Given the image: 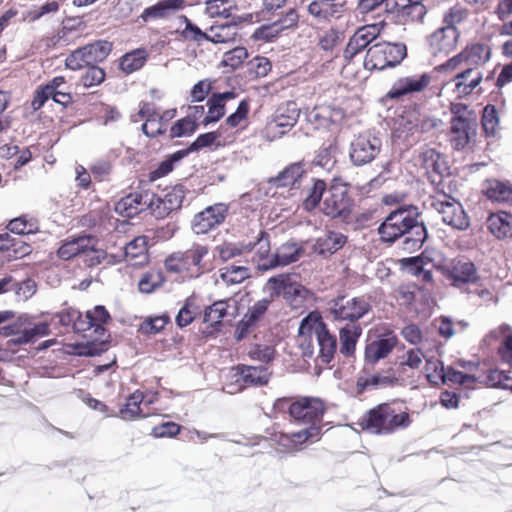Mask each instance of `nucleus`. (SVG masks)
Returning <instances> with one entry per match:
<instances>
[{"instance_id": "f257e3e1", "label": "nucleus", "mask_w": 512, "mask_h": 512, "mask_svg": "<svg viewBox=\"0 0 512 512\" xmlns=\"http://www.w3.org/2000/svg\"><path fill=\"white\" fill-rule=\"evenodd\" d=\"M418 208L412 205H403L390 212L378 227L380 240L393 244L402 238V249L413 253L422 248L428 237L423 221H419Z\"/></svg>"}, {"instance_id": "f03ea898", "label": "nucleus", "mask_w": 512, "mask_h": 512, "mask_svg": "<svg viewBox=\"0 0 512 512\" xmlns=\"http://www.w3.org/2000/svg\"><path fill=\"white\" fill-rule=\"evenodd\" d=\"M299 333L301 334L300 347L304 357L314 355V338L318 347L317 358L324 364L330 363L337 350V339L329 332L326 324L320 318L313 320L308 317L304 318L301 321Z\"/></svg>"}, {"instance_id": "7ed1b4c3", "label": "nucleus", "mask_w": 512, "mask_h": 512, "mask_svg": "<svg viewBox=\"0 0 512 512\" xmlns=\"http://www.w3.org/2000/svg\"><path fill=\"white\" fill-rule=\"evenodd\" d=\"M411 424L408 412L402 411L389 403H382L366 412L360 425L364 431L375 435H390Z\"/></svg>"}, {"instance_id": "20e7f679", "label": "nucleus", "mask_w": 512, "mask_h": 512, "mask_svg": "<svg viewBox=\"0 0 512 512\" xmlns=\"http://www.w3.org/2000/svg\"><path fill=\"white\" fill-rule=\"evenodd\" d=\"M407 56L404 43L379 42L367 50L364 67L367 70L382 71L399 65Z\"/></svg>"}, {"instance_id": "39448f33", "label": "nucleus", "mask_w": 512, "mask_h": 512, "mask_svg": "<svg viewBox=\"0 0 512 512\" xmlns=\"http://www.w3.org/2000/svg\"><path fill=\"white\" fill-rule=\"evenodd\" d=\"M371 309V298L367 295L353 298L339 296L332 301L330 313L336 321L358 323L357 321L367 315Z\"/></svg>"}, {"instance_id": "423d86ee", "label": "nucleus", "mask_w": 512, "mask_h": 512, "mask_svg": "<svg viewBox=\"0 0 512 512\" xmlns=\"http://www.w3.org/2000/svg\"><path fill=\"white\" fill-rule=\"evenodd\" d=\"M382 140L372 132L356 135L349 145V159L356 167L370 164L380 154Z\"/></svg>"}, {"instance_id": "0eeeda50", "label": "nucleus", "mask_w": 512, "mask_h": 512, "mask_svg": "<svg viewBox=\"0 0 512 512\" xmlns=\"http://www.w3.org/2000/svg\"><path fill=\"white\" fill-rule=\"evenodd\" d=\"M112 51V44L106 40H98L74 50L65 60L66 67L80 70L85 66L95 65L104 61Z\"/></svg>"}, {"instance_id": "6e6552de", "label": "nucleus", "mask_w": 512, "mask_h": 512, "mask_svg": "<svg viewBox=\"0 0 512 512\" xmlns=\"http://www.w3.org/2000/svg\"><path fill=\"white\" fill-rule=\"evenodd\" d=\"M435 70L445 73L455 72V75L452 78V82L454 83L453 91L458 98H464L471 95L483 80V73L481 70H474L473 68L458 65L446 66V62L438 65Z\"/></svg>"}, {"instance_id": "1a4fd4ad", "label": "nucleus", "mask_w": 512, "mask_h": 512, "mask_svg": "<svg viewBox=\"0 0 512 512\" xmlns=\"http://www.w3.org/2000/svg\"><path fill=\"white\" fill-rule=\"evenodd\" d=\"M324 412V403L319 398L301 397L294 400L291 419L298 424L320 426Z\"/></svg>"}, {"instance_id": "9d476101", "label": "nucleus", "mask_w": 512, "mask_h": 512, "mask_svg": "<svg viewBox=\"0 0 512 512\" xmlns=\"http://www.w3.org/2000/svg\"><path fill=\"white\" fill-rule=\"evenodd\" d=\"M353 200L345 185H332L323 201L322 211L330 218L346 219L352 209Z\"/></svg>"}, {"instance_id": "9b49d317", "label": "nucleus", "mask_w": 512, "mask_h": 512, "mask_svg": "<svg viewBox=\"0 0 512 512\" xmlns=\"http://www.w3.org/2000/svg\"><path fill=\"white\" fill-rule=\"evenodd\" d=\"M490 56L491 49L488 45L475 43L448 59L446 66L458 65L481 70L480 68L490 59Z\"/></svg>"}, {"instance_id": "f8f14e48", "label": "nucleus", "mask_w": 512, "mask_h": 512, "mask_svg": "<svg viewBox=\"0 0 512 512\" xmlns=\"http://www.w3.org/2000/svg\"><path fill=\"white\" fill-rule=\"evenodd\" d=\"M228 214V206L216 203L197 213L192 221V230L200 235L206 234L222 224Z\"/></svg>"}, {"instance_id": "ddd939ff", "label": "nucleus", "mask_w": 512, "mask_h": 512, "mask_svg": "<svg viewBox=\"0 0 512 512\" xmlns=\"http://www.w3.org/2000/svg\"><path fill=\"white\" fill-rule=\"evenodd\" d=\"M151 199H153L152 191H135L118 200L114 209L117 214L132 218L141 212L147 211V206L151 205Z\"/></svg>"}, {"instance_id": "4468645a", "label": "nucleus", "mask_w": 512, "mask_h": 512, "mask_svg": "<svg viewBox=\"0 0 512 512\" xmlns=\"http://www.w3.org/2000/svg\"><path fill=\"white\" fill-rule=\"evenodd\" d=\"M477 122L474 117H452L450 142L456 150L464 149L476 135Z\"/></svg>"}, {"instance_id": "2eb2a0df", "label": "nucleus", "mask_w": 512, "mask_h": 512, "mask_svg": "<svg viewBox=\"0 0 512 512\" xmlns=\"http://www.w3.org/2000/svg\"><path fill=\"white\" fill-rule=\"evenodd\" d=\"M244 249L246 256H250L251 261L259 271H266L262 265L272 260L270 255V236L266 231L261 230L255 240L245 241Z\"/></svg>"}, {"instance_id": "dca6fc26", "label": "nucleus", "mask_w": 512, "mask_h": 512, "mask_svg": "<svg viewBox=\"0 0 512 512\" xmlns=\"http://www.w3.org/2000/svg\"><path fill=\"white\" fill-rule=\"evenodd\" d=\"M459 38L457 28L440 27L428 37L430 52L434 56L447 55L456 48Z\"/></svg>"}, {"instance_id": "f3484780", "label": "nucleus", "mask_w": 512, "mask_h": 512, "mask_svg": "<svg viewBox=\"0 0 512 512\" xmlns=\"http://www.w3.org/2000/svg\"><path fill=\"white\" fill-rule=\"evenodd\" d=\"M429 83L430 76L427 74L399 78L393 83L386 96L390 99H400L405 95L421 92Z\"/></svg>"}, {"instance_id": "a211bd4d", "label": "nucleus", "mask_w": 512, "mask_h": 512, "mask_svg": "<svg viewBox=\"0 0 512 512\" xmlns=\"http://www.w3.org/2000/svg\"><path fill=\"white\" fill-rule=\"evenodd\" d=\"M437 211L442 215V220L447 225L457 230H466L469 225V217L458 202H438Z\"/></svg>"}, {"instance_id": "6ab92c4d", "label": "nucleus", "mask_w": 512, "mask_h": 512, "mask_svg": "<svg viewBox=\"0 0 512 512\" xmlns=\"http://www.w3.org/2000/svg\"><path fill=\"white\" fill-rule=\"evenodd\" d=\"M398 342L395 335L387 334L367 344L365 348V369L367 366H374L379 360L387 357Z\"/></svg>"}, {"instance_id": "aec40b11", "label": "nucleus", "mask_w": 512, "mask_h": 512, "mask_svg": "<svg viewBox=\"0 0 512 512\" xmlns=\"http://www.w3.org/2000/svg\"><path fill=\"white\" fill-rule=\"evenodd\" d=\"M423 0H394L390 11L397 14V17L406 22L422 21L427 13Z\"/></svg>"}, {"instance_id": "412c9836", "label": "nucleus", "mask_w": 512, "mask_h": 512, "mask_svg": "<svg viewBox=\"0 0 512 512\" xmlns=\"http://www.w3.org/2000/svg\"><path fill=\"white\" fill-rule=\"evenodd\" d=\"M378 36L375 25H365L356 30L344 50V57L352 59L356 54L364 50Z\"/></svg>"}, {"instance_id": "4be33fe9", "label": "nucleus", "mask_w": 512, "mask_h": 512, "mask_svg": "<svg viewBox=\"0 0 512 512\" xmlns=\"http://www.w3.org/2000/svg\"><path fill=\"white\" fill-rule=\"evenodd\" d=\"M237 383H242L246 387H258L266 385L271 377V373L265 366H247L239 365L236 368Z\"/></svg>"}, {"instance_id": "5701e85b", "label": "nucleus", "mask_w": 512, "mask_h": 512, "mask_svg": "<svg viewBox=\"0 0 512 512\" xmlns=\"http://www.w3.org/2000/svg\"><path fill=\"white\" fill-rule=\"evenodd\" d=\"M103 325L104 324H95L92 326V328H94L96 338L77 345L78 355L92 357L100 355L108 349V338L110 335Z\"/></svg>"}, {"instance_id": "b1692460", "label": "nucleus", "mask_w": 512, "mask_h": 512, "mask_svg": "<svg viewBox=\"0 0 512 512\" xmlns=\"http://www.w3.org/2000/svg\"><path fill=\"white\" fill-rule=\"evenodd\" d=\"M346 242L347 237L343 233L328 231L317 238L313 250L322 257H328L340 250Z\"/></svg>"}, {"instance_id": "393cba45", "label": "nucleus", "mask_w": 512, "mask_h": 512, "mask_svg": "<svg viewBox=\"0 0 512 512\" xmlns=\"http://www.w3.org/2000/svg\"><path fill=\"white\" fill-rule=\"evenodd\" d=\"M304 250L297 243H285L281 245L275 254L272 255V260L269 265L263 264L265 270H271L279 266H286L294 263L300 259Z\"/></svg>"}, {"instance_id": "a878e982", "label": "nucleus", "mask_w": 512, "mask_h": 512, "mask_svg": "<svg viewBox=\"0 0 512 512\" xmlns=\"http://www.w3.org/2000/svg\"><path fill=\"white\" fill-rule=\"evenodd\" d=\"M483 192L493 202L512 206V184L509 181L488 179L483 184Z\"/></svg>"}, {"instance_id": "bb28decb", "label": "nucleus", "mask_w": 512, "mask_h": 512, "mask_svg": "<svg viewBox=\"0 0 512 512\" xmlns=\"http://www.w3.org/2000/svg\"><path fill=\"white\" fill-rule=\"evenodd\" d=\"M184 6V0H160L155 5L145 8L140 17L144 22L166 18L182 10Z\"/></svg>"}, {"instance_id": "cd10ccee", "label": "nucleus", "mask_w": 512, "mask_h": 512, "mask_svg": "<svg viewBox=\"0 0 512 512\" xmlns=\"http://www.w3.org/2000/svg\"><path fill=\"white\" fill-rule=\"evenodd\" d=\"M56 320L57 323L65 329V331L72 330L76 333H80L88 330L87 324L83 322L82 313L73 307L63 308L61 311L56 313L53 316L52 321L55 322Z\"/></svg>"}, {"instance_id": "c85d7f7f", "label": "nucleus", "mask_w": 512, "mask_h": 512, "mask_svg": "<svg viewBox=\"0 0 512 512\" xmlns=\"http://www.w3.org/2000/svg\"><path fill=\"white\" fill-rule=\"evenodd\" d=\"M231 299H222L207 306L203 312V322L208 324L214 331H220L222 321L229 315Z\"/></svg>"}, {"instance_id": "c756f323", "label": "nucleus", "mask_w": 512, "mask_h": 512, "mask_svg": "<svg viewBox=\"0 0 512 512\" xmlns=\"http://www.w3.org/2000/svg\"><path fill=\"white\" fill-rule=\"evenodd\" d=\"M449 277L454 286L466 283H474L478 280L475 265L468 260L454 261L449 269Z\"/></svg>"}, {"instance_id": "7c9ffc66", "label": "nucleus", "mask_w": 512, "mask_h": 512, "mask_svg": "<svg viewBox=\"0 0 512 512\" xmlns=\"http://www.w3.org/2000/svg\"><path fill=\"white\" fill-rule=\"evenodd\" d=\"M306 172V164L304 162H295L279 172L271 182L276 186H291L298 188L300 186V181L305 176Z\"/></svg>"}, {"instance_id": "2f4dec72", "label": "nucleus", "mask_w": 512, "mask_h": 512, "mask_svg": "<svg viewBox=\"0 0 512 512\" xmlns=\"http://www.w3.org/2000/svg\"><path fill=\"white\" fill-rule=\"evenodd\" d=\"M308 13L319 20L339 18L344 13L343 3H332L327 0H313L307 6Z\"/></svg>"}, {"instance_id": "473e14b6", "label": "nucleus", "mask_w": 512, "mask_h": 512, "mask_svg": "<svg viewBox=\"0 0 512 512\" xmlns=\"http://www.w3.org/2000/svg\"><path fill=\"white\" fill-rule=\"evenodd\" d=\"M300 110L293 101L282 103L275 110L271 121L277 124L281 129L291 130L298 121Z\"/></svg>"}, {"instance_id": "72a5a7b5", "label": "nucleus", "mask_w": 512, "mask_h": 512, "mask_svg": "<svg viewBox=\"0 0 512 512\" xmlns=\"http://www.w3.org/2000/svg\"><path fill=\"white\" fill-rule=\"evenodd\" d=\"M361 334L362 328L359 323H346L341 327L339 330L340 352L345 356H351Z\"/></svg>"}, {"instance_id": "f704fd0d", "label": "nucleus", "mask_w": 512, "mask_h": 512, "mask_svg": "<svg viewBox=\"0 0 512 512\" xmlns=\"http://www.w3.org/2000/svg\"><path fill=\"white\" fill-rule=\"evenodd\" d=\"M489 231L498 239L512 237V214L498 212L491 214L487 219Z\"/></svg>"}, {"instance_id": "c9c22d12", "label": "nucleus", "mask_w": 512, "mask_h": 512, "mask_svg": "<svg viewBox=\"0 0 512 512\" xmlns=\"http://www.w3.org/2000/svg\"><path fill=\"white\" fill-rule=\"evenodd\" d=\"M92 244L93 236L82 235L63 242L59 247L57 254L62 260H70L78 254L86 252L89 247H92Z\"/></svg>"}, {"instance_id": "e433bc0d", "label": "nucleus", "mask_w": 512, "mask_h": 512, "mask_svg": "<svg viewBox=\"0 0 512 512\" xmlns=\"http://www.w3.org/2000/svg\"><path fill=\"white\" fill-rule=\"evenodd\" d=\"M397 382V378L391 375H361L356 382V390L358 394H362L369 390L388 387Z\"/></svg>"}, {"instance_id": "4c0bfd02", "label": "nucleus", "mask_w": 512, "mask_h": 512, "mask_svg": "<svg viewBox=\"0 0 512 512\" xmlns=\"http://www.w3.org/2000/svg\"><path fill=\"white\" fill-rule=\"evenodd\" d=\"M147 56L145 49H136L126 53L120 59V68L126 74H131L143 67L147 61Z\"/></svg>"}, {"instance_id": "58836bf2", "label": "nucleus", "mask_w": 512, "mask_h": 512, "mask_svg": "<svg viewBox=\"0 0 512 512\" xmlns=\"http://www.w3.org/2000/svg\"><path fill=\"white\" fill-rule=\"evenodd\" d=\"M309 290L302 284L290 280L283 298L291 307L298 309L301 308L309 296Z\"/></svg>"}, {"instance_id": "ea45409f", "label": "nucleus", "mask_w": 512, "mask_h": 512, "mask_svg": "<svg viewBox=\"0 0 512 512\" xmlns=\"http://www.w3.org/2000/svg\"><path fill=\"white\" fill-rule=\"evenodd\" d=\"M327 188V184L324 180L318 178H312V185L307 191V195L303 200V208L306 211H312L319 204L323 197V193Z\"/></svg>"}, {"instance_id": "a19ab883", "label": "nucleus", "mask_w": 512, "mask_h": 512, "mask_svg": "<svg viewBox=\"0 0 512 512\" xmlns=\"http://www.w3.org/2000/svg\"><path fill=\"white\" fill-rule=\"evenodd\" d=\"M208 253L205 246L193 245L186 251L177 252L180 262L182 263L183 271L189 270L192 266L199 267L203 257Z\"/></svg>"}, {"instance_id": "79ce46f5", "label": "nucleus", "mask_w": 512, "mask_h": 512, "mask_svg": "<svg viewBox=\"0 0 512 512\" xmlns=\"http://www.w3.org/2000/svg\"><path fill=\"white\" fill-rule=\"evenodd\" d=\"M337 145L334 142L324 144L320 147L313 163L326 171H330L336 164Z\"/></svg>"}, {"instance_id": "37998d69", "label": "nucleus", "mask_w": 512, "mask_h": 512, "mask_svg": "<svg viewBox=\"0 0 512 512\" xmlns=\"http://www.w3.org/2000/svg\"><path fill=\"white\" fill-rule=\"evenodd\" d=\"M236 35V27L232 24H221L211 26L207 32L206 39L213 43H228L233 41Z\"/></svg>"}, {"instance_id": "c03bdc74", "label": "nucleus", "mask_w": 512, "mask_h": 512, "mask_svg": "<svg viewBox=\"0 0 512 512\" xmlns=\"http://www.w3.org/2000/svg\"><path fill=\"white\" fill-rule=\"evenodd\" d=\"M199 313V307L192 297L186 299L184 305L176 315L175 322L179 328H184L191 324Z\"/></svg>"}, {"instance_id": "a18cd8bd", "label": "nucleus", "mask_w": 512, "mask_h": 512, "mask_svg": "<svg viewBox=\"0 0 512 512\" xmlns=\"http://www.w3.org/2000/svg\"><path fill=\"white\" fill-rule=\"evenodd\" d=\"M143 399V393L140 391H136L131 394L128 397L126 404L119 411L120 417L123 420H134L141 412L140 404Z\"/></svg>"}, {"instance_id": "49530a36", "label": "nucleus", "mask_w": 512, "mask_h": 512, "mask_svg": "<svg viewBox=\"0 0 512 512\" xmlns=\"http://www.w3.org/2000/svg\"><path fill=\"white\" fill-rule=\"evenodd\" d=\"M482 127L488 137H495L499 129L498 111L495 106L487 105L483 109Z\"/></svg>"}, {"instance_id": "de8ad7c7", "label": "nucleus", "mask_w": 512, "mask_h": 512, "mask_svg": "<svg viewBox=\"0 0 512 512\" xmlns=\"http://www.w3.org/2000/svg\"><path fill=\"white\" fill-rule=\"evenodd\" d=\"M220 277L227 285H234L240 284L250 277V272L244 266L231 265L221 269Z\"/></svg>"}, {"instance_id": "09e8293b", "label": "nucleus", "mask_w": 512, "mask_h": 512, "mask_svg": "<svg viewBox=\"0 0 512 512\" xmlns=\"http://www.w3.org/2000/svg\"><path fill=\"white\" fill-rule=\"evenodd\" d=\"M233 6L231 0H206V13L210 17L229 18Z\"/></svg>"}, {"instance_id": "8fccbe9b", "label": "nucleus", "mask_w": 512, "mask_h": 512, "mask_svg": "<svg viewBox=\"0 0 512 512\" xmlns=\"http://www.w3.org/2000/svg\"><path fill=\"white\" fill-rule=\"evenodd\" d=\"M198 124L191 116H186L173 124L170 138L190 136L197 130Z\"/></svg>"}, {"instance_id": "3c124183", "label": "nucleus", "mask_w": 512, "mask_h": 512, "mask_svg": "<svg viewBox=\"0 0 512 512\" xmlns=\"http://www.w3.org/2000/svg\"><path fill=\"white\" fill-rule=\"evenodd\" d=\"M344 40V32L336 28L325 31L318 41L319 47L324 51H333Z\"/></svg>"}, {"instance_id": "603ef678", "label": "nucleus", "mask_w": 512, "mask_h": 512, "mask_svg": "<svg viewBox=\"0 0 512 512\" xmlns=\"http://www.w3.org/2000/svg\"><path fill=\"white\" fill-rule=\"evenodd\" d=\"M188 190L182 185H175L164 196V200L171 211L178 210L182 207L186 193Z\"/></svg>"}, {"instance_id": "864d4df0", "label": "nucleus", "mask_w": 512, "mask_h": 512, "mask_svg": "<svg viewBox=\"0 0 512 512\" xmlns=\"http://www.w3.org/2000/svg\"><path fill=\"white\" fill-rule=\"evenodd\" d=\"M7 228L10 232L17 235H28L36 232L38 229L36 223L32 220H26L25 217H18L11 220Z\"/></svg>"}, {"instance_id": "5fc2aeb1", "label": "nucleus", "mask_w": 512, "mask_h": 512, "mask_svg": "<svg viewBox=\"0 0 512 512\" xmlns=\"http://www.w3.org/2000/svg\"><path fill=\"white\" fill-rule=\"evenodd\" d=\"M290 280V276L285 274L269 278L266 283V289L270 292V299L272 300L273 297L278 296L283 297Z\"/></svg>"}, {"instance_id": "6e6d98bb", "label": "nucleus", "mask_w": 512, "mask_h": 512, "mask_svg": "<svg viewBox=\"0 0 512 512\" xmlns=\"http://www.w3.org/2000/svg\"><path fill=\"white\" fill-rule=\"evenodd\" d=\"M208 113L203 120L204 125H208L220 120L225 114V105L215 96H211L207 101Z\"/></svg>"}, {"instance_id": "4d7b16f0", "label": "nucleus", "mask_w": 512, "mask_h": 512, "mask_svg": "<svg viewBox=\"0 0 512 512\" xmlns=\"http://www.w3.org/2000/svg\"><path fill=\"white\" fill-rule=\"evenodd\" d=\"M110 320V315L102 305L95 306L93 310H88L83 316V322L88 326V330L95 324H105Z\"/></svg>"}, {"instance_id": "13d9d810", "label": "nucleus", "mask_w": 512, "mask_h": 512, "mask_svg": "<svg viewBox=\"0 0 512 512\" xmlns=\"http://www.w3.org/2000/svg\"><path fill=\"white\" fill-rule=\"evenodd\" d=\"M248 57L247 49L244 47H235L230 51L224 53L222 63L232 69H237L241 66L244 60Z\"/></svg>"}, {"instance_id": "bf43d9fd", "label": "nucleus", "mask_w": 512, "mask_h": 512, "mask_svg": "<svg viewBox=\"0 0 512 512\" xmlns=\"http://www.w3.org/2000/svg\"><path fill=\"white\" fill-rule=\"evenodd\" d=\"M321 427L320 426H308L298 432L291 433L292 442L295 447L302 445L307 441H316L320 438Z\"/></svg>"}, {"instance_id": "052dcab7", "label": "nucleus", "mask_w": 512, "mask_h": 512, "mask_svg": "<svg viewBox=\"0 0 512 512\" xmlns=\"http://www.w3.org/2000/svg\"><path fill=\"white\" fill-rule=\"evenodd\" d=\"M248 355L252 360L269 363L274 359L275 349L271 345L255 344L248 351Z\"/></svg>"}, {"instance_id": "680f3d73", "label": "nucleus", "mask_w": 512, "mask_h": 512, "mask_svg": "<svg viewBox=\"0 0 512 512\" xmlns=\"http://www.w3.org/2000/svg\"><path fill=\"white\" fill-rule=\"evenodd\" d=\"M270 304L271 299L263 298L255 302L251 307H249L248 311L244 316L257 326L259 321L264 317L265 313L267 312Z\"/></svg>"}, {"instance_id": "e2e57ef3", "label": "nucleus", "mask_w": 512, "mask_h": 512, "mask_svg": "<svg viewBox=\"0 0 512 512\" xmlns=\"http://www.w3.org/2000/svg\"><path fill=\"white\" fill-rule=\"evenodd\" d=\"M85 67L87 70L81 77V81L85 87L97 86L105 80V72L102 68L96 65Z\"/></svg>"}, {"instance_id": "0e129e2a", "label": "nucleus", "mask_w": 512, "mask_h": 512, "mask_svg": "<svg viewBox=\"0 0 512 512\" xmlns=\"http://www.w3.org/2000/svg\"><path fill=\"white\" fill-rule=\"evenodd\" d=\"M446 371L443 363L437 359H427L425 363L426 377L430 383L438 384L442 381V374Z\"/></svg>"}, {"instance_id": "69168bd1", "label": "nucleus", "mask_w": 512, "mask_h": 512, "mask_svg": "<svg viewBox=\"0 0 512 512\" xmlns=\"http://www.w3.org/2000/svg\"><path fill=\"white\" fill-rule=\"evenodd\" d=\"M245 241L241 243H225L218 247L219 257L223 261L230 260L236 256L246 254V249H244Z\"/></svg>"}, {"instance_id": "338daca9", "label": "nucleus", "mask_w": 512, "mask_h": 512, "mask_svg": "<svg viewBox=\"0 0 512 512\" xmlns=\"http://www.w3.org/2000/svg\"><path fill=\"white\" fill-rule=\"evenodd\" d=\"M249 108V101L246 99L242 100L239 103L236 111L226 118V124L231 128L238 127L243 121L246 120L249 113Z\"/></svg>"}, {"instance_id": "774afa93", "label": "nucleus", "mask_w": 512, "mask_h": 512, "mask_svg": "<svg viewBox=\"0 0 512 512\" xmlns=\"http://www.w3.org/2000/svg\"><path fill=\"white\" fill-rule=\"evenodd\" d=\"M280 32H281V27H279V23L273 22L272 24L262 25V26L258 27L254 31L252 38L254 40L271 41Z\"/></svg>"}]
</instances>
